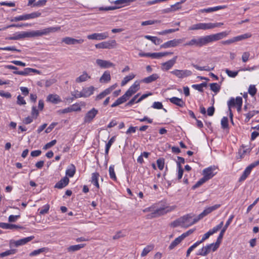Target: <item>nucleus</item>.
<instances>
[{"instance_id": "052dcab7", "label": "nucleus", "mask_w": 259, "mask_h": 259, "mask_svg": "<svg viewBox=\"0 0 259 259\" xmlns=\"http://www.w3.org/2000/svg\"><path fill=\"white\" fill-rule=\"evenodd\" d=\"M177 167H178V178L179 180H180L183 176V169L181 165L180 164V162H177Z\"/></svg>"}, {"instance_id": "a211bd4d", "label": "nucleus", "mask_w": 259, "mask_h": 259, "mask_svg": "<svg viewBox=\"0 0 259 259\" xmlns=\"http://www.w3.org/2000/svg\"><path fill=\"white\" fill-rule=\"evenodd\" d=\"M62 42L68 45L81 44L84 42V39H77L70 37H65L62 39Z\"/></svg>"}, {"instance_id": "338daca9", "label": "nucleus", "mask_w": 259, "mask_h": 259, "mask_svg": "<svg viewBox=\"0 0 259 259\" xmlns=\"http://www.w3.org/2000/svg\"><path fill=\"white\" fill-rule=\"evenodd\" d=\"M157 166L158 167V168L160 170H162L163 168H164V160L163 159H158L157 160Z\"/></svg>"}, {"instance_id": "8fccbe9b", "label": "nucleus", "mask_w": 259, "mask_h": 259, "mask_svg": "<svg viewBox=\"0 0 259 259\" xmlns=\"http://www.w3.org/2000/svg\"><path fill=\"white\" fill-rule=\"evenodd\" d=\"M258 113V111H255V110L249 111L248 113L245 114V121L246 122H248L251 118L253 117L255 114H257Z\"/></svg>"}, {"instance_id": "4d7b16f0", "label": "nucleus", "mask_w": 259, "mask_h": 259, "mask_svg": "<svg viewBox=\"0 0 259 259\" xmlns=\"http://www.w3.org/2000/svg\"><path fill=\"white\" fill-rule=\"evenodd\" d=\"M50 209L49 204H47L44 205L41 209H39V214L41 215L47 214L48 213L49 210Z\"/></svg>"}, {"instance_id": "a878e982", "label": "nucleus", "mask_w": 259, "mask_h": 259, "mask_svg": "<svg viewBox=\"0 0 259 259\" xmlns=\"http://www.w3.org/2000/svg\"><path fill=\"white\" fill-rule=\"evenodd\" d=\"M69 181V179L67 177H65L56 184L55 187L62 189L68 185Z\"/></svg>"}, {"instance_id": "39448f33", "label": "nucleus", "mask_w": 259, "mask_h": 259, "mask_svg": "<svg viewBox=\"0 0 259 259\" xmlns=\"http://www.w3.org/2000/svg\"><path fill=\"white\" fill-rule=\"evenodd\" d=\"M218 248V244H215L214 243L209 244L199 249L196 255L204 256L210 253L211 251H215Z\"/></svg>"}, {"instance_id": "f03ea898", "label": "nucleus", "mask_w": 259, "mask_h": 259, "mask_svg": "<svg viewBox=\"0 0 259 259\" xmlns=\"http://www.w3.org/2000/svg\"><path fill=\"white\" fill-rule=\"evenodd\" d=\"M176 208V205L166 206L165 207H160L154 211V212L149 214L147 217L148 219H151L159 217L160 215L165 214L167 212L174 210Z\"/></svg>"}, {"instance_id": "49530a36", "label": "nucleus", "mask_w": 259, "mask_h": 259, "mask_svg": "<svg viewBox=\"0 0 259 259\" xmlns=\"http://www.w3.org/2000/svg\"><path fill=\"white\" fill-rule=\"evenodd\" d=\"M154 248V246L153 245H147L146 247H145L141 254V255L142 257H144V256H145L146 255H147L148 254V253L150 252L151 250H152Z\"/></svg>"}, {"instance_id": "f3484780", "label": "nucleus", "mask_w": 259, "mask_h": 259, "mask_svg": "<svg viewBox=\"0 0 259 259\" xmlns=\"http://www.w3.org/2000/svg\"><path fill=\"white\" fill-rule=\"evenodd\" d=\"M116 84L113 85L109 88L105 89L104 91L101 92L96 97L95 100L99 101L103 99L105 96L110 94L111 92L116 88Z\"/></svg>"}, {"instance_id": "5fc2aeb1", "label": "nucleus", "mask_w": 259, "mask_h": 259, "mask_svg": "<svg viewBox=\"0 0 259 259\" xmlns=\"http://www.w3.org/2000/svg\"><path fill=\"white\" fill-rule=\"evenodd\" d=\"M184 219H181L180 218L171 223V226L172 227H177L178 226H181L183 227V221Z\"/></svg>"}, {"instance_id": "c756f323", "label": "nucleus", "mask_w": 259, "mask_h": 259, "mask_svg": "<svg viewBox=\"0 0 259 259\" xmlns=\"http://www.w3.org/2000/svg\"><path fill=\"white\" fill-rule=\"evenodd\" d=\"M0 227L5 229H21L22 228V227L17 226L16 225L5 223H0Z\"/></svg>"}, {"instance_id": "2eb2a0df", "label": "nucleus", "mask_w": 259, "mask_h": 259, "mask_svg": "<svg viewBox=\"0 0 259 259\" xmlns=\"http://www.w3.org/2000/svg\"><path fill=\"white\" fill-rule=\"evenodd\" d=\"M61 29L60 26H53L39 30L41 36L49 35L50 33H55Z\"/></svg>"}, {"instance_id": "6e6552de", "label": "nucleus", "mask_w": 259, "mask_h": 259, "mask_svg": "<svg viewBox=\"0 0 259 259\" xmlns=\"http://www.w3.org/2000/svg\"><path fill=\"white\" fill-rule=\"evenodd\" d=\"M170 73L176 76L177 77L183 79L185 77H187L192 75V72L191 71L187 69L185 70H179V69H175L173 71H171Z\"/></svg>"}, {"instance_id": "79ce46f5", "label": "nucleus", "mask_w": 259, "mask_h": 259, "mask_svg": "<svg viewBox=\"0 0 259 259\" xmlns=\"http://www.w3.org/2000/svg\"><path fill=\"white\" fill-rule=\"evenodd\" d=\"M115 138H116V137L115 136H113L109 140V141L108 142V143L106 144V147H105V154L106 155H108V153H109V149L111 146V145L113 144V143L115 142Z\"/></svg>"}, {"instance_id": "603ef678", "label": "nucleus", "mask_w": 259, "mask_h": 259, "mask_svg": "<svg viewBox=\"0 0 259 259\" xmlns=\"http://www.w3.org/2000/svg\"><path fill=\"white\" fill-rule=\"evenodd\" d=\"M48 0H39L38 1H35L31 5L33 7H44L46 5L47 2Z\"/></svg>"}, {"instance_id": "f704fd0d", "label": "nucleus", "mask_w": 259, "mask_h": 259, "mask_svg": "<svg viewBox=\"0 0 259 259\" xmlns=\"http://www.w3.org/2000/svg\"><path fill=\"white\" fill-rule=\"evenodd\" d=\"M192 66L197 70L199 71H209L211 70H213L214 68V66H199L196 64H192Z\"/></svg>"}, {"instance_id": "0eeeda50", "label": "nucleus", "mask_w": 259, "mask_h": 259, "mask_svg": "<svg viewBox=\"0 0 259 259\" xmlns=\"http://www.w3.org/2000/svg\"><path fill=\"white\" fill-rule=\"evenodd\" d=\"M98 113V110L95 108H93L90 110L88 111L84 116V123H90L92 122Z\"/></svg>"}, {"instance_id": "58836bf2", "label": "nucleus", "mask_w": 259, "mask_h": 259, "mask_svg": "<svg viewBox=\"0 0 259 259\" xmlns=\"http://www.w3.org/2000/svg\"><path fill=\"white\" fill-rule=\"evenodd\" d=\"M135 77V75L133 73L130 74L126 76L121 81V85L122 87L124 86L127 83V82L132 80Z\"/></svg>"}, {"instance_id": "2f4dec72", "label": "nucleus", "mask_w": 259, "mask_h": 259, "mask_svg": "<svg viewBox=\"0 0 259 259\" xmlns=\"http://www.w3.org/2000/svg\"><path fill=\"white\" fill-rule=\"evenodd\" d=\"M76 171V168L75 166L73 164L69 165L66 170V175L68 177L72 178L74 175Z\"/></svg>"}, {"instance_id": "4be33fe9", "label": "nucleus", "mask_w": 259, "mask_h": 259, "mask_svg": "<svg viewBox=\"0 0 259 259\" xmlns=\"http://www.w3.org/2000/svg\"><path fill=\"white\" fill-rule=\"evenodd\" d=\"M227 8V6H218L214 7L208 8L206 9H201L199 10L200 13H211L214 11H217L220 10L224 9Z\"/></svg>"}, {"instance_id": "4468645a", "label": "nucleus", "mask_w": 259, "mask_h": 259, "mask_svg": "<svg viewBox=\"0 0 259 259\" xmlns=\"http://www.w3.org/2000/svg\"><path fill=\"white\" fill-rule=\"evenodd\" d=\"M177 56H175L172 59L162 63L161 64V69L163 71H167L171 69L176 62Z\"/></svg>"}, {"instance_id": "20e7f679", "label": "nucleus", "mask_w": 259, "mask_h": 259, "mask_svg": "<svg viewBox=\"0 0 259 259\" xmlns=\"http://www.w3.org/2000/svg\"><path fill=\"white\" fill-rule=\"evenodd\" d=\"M40 16L41 13L39 12H34L30 14H26L17 17H15L11 19V21L18 22L20 21H24L38 18Z\"/></svg>"}, {"instance_id": "37998d69", "label": "nucleus", "mask_w": 259, "mask_h": 259, "mask_svg": "<svg viewBox=\"0 0 259 259\" xmlns=\"http://www.w3.org/2000/svg\"><path fill=\"white\" fill-rule=\"evenodd\" d=\"M183 239L182 238L181 236L176 238L169 245L168 248L170 250L173 249L176 247Z\"/></svg>"}, {"instance_id": "6e6d98bb", "label": "nucleus", "mask_w": 259, "mask_h": 259, "mask_svg": "<svg viewBox=\"0 0 259 259\" xmlns=\"http://www.w3.org/2000/svg\"><path fill=\"white\" fill-rule=\"evenodd\" d=\"M210 90L214 93H218L220 89V86L217 83H212L210 84Z\"/></svg>"}, {"instance_id": "dca6fc26", "label": "nucleus", "mask_w": 259, "mask_h": 259, "mask_svg": "<svg viewBox=\"0 0 259 259\" xmlns=\"http://www.w3.org/2000/svg\"><path fill=\"white\" fill-rule=\"evenodd\" d=\"M61 29L60 26H53L39 30L41 36L49 35L50 33H55Z\"/></svg>"}, {"instance_id": "b1692460", "label": "nucleus", "mask_w": 259, "mask_h": 259, "mask_svg": "<svg viewBox=\"0 0 259 259\" xmlns=\"http://www.w3.org/2000/svg\"><path fill=\"white\" fill-rule=\"evenodd\" d=\"M47 101L53 104H58L62 101L60 97L57 94H50L47 98Z\"/></svg>"}, {"instance_id": "a18cd8bd", "label": "nucleus", "mask_w": 259, "mask_h": 259, "mask_svg": "<svg viewBox=\"0 0 259 259\" xmlns=\"http://www.w3.org/2000/svg\"><path fill=\"white\" fill-rule=\"evenodd\" d=\"M251 36V34L250 33H246L240 35H238L234 37L235 40L236 42L242 40L243 39H247Z\"/></svg>"}, {"instance_id": "ddd939ff", "label": "nucleus", "mask_w": 259, "mask_h": 259, "mask_svg": "<svg viewBox=\"0 0 259 259\" xmlns=\"http://www.w3.org/2000/svg\"><path fill=\"white\" fill-rule=\"evenodd\" d=\"M183 41V40L182 39H174L164 42L160 46V47L164 49L176 47L181 44Z\"/></svg>"}, {"instance_id": "f8f14e48", "label": "nucleus", "mask_w": 259, "mask_h": 259, "mask_svg": "<svg viewBox=\"0 0 259 259\" xmlns=\"http://www.w3.org/2000/svg\"><path fill=\"white\" fill-rule=\"evenodd\" d=\"M140 89V82L136 81L130 87L125 93L123 95L128 99L133 94L136 93Z\"/></svg>"}, {"instance_id": "c85d7f7f", "label": "nucleus", "mask_w": 259, "mask_h": 259, "mask_svg": "<svg viewBox=\"0 0 259 259\" xmlns=\"http://www.w3.org/2000/svg\"><path fill=\"white\" fill-rule=\"evenodd\" d=\"M192 218V215L191 214H188L180 218L181 219H184L183 221V227L187 228L191 226L189 225V223L192 222V221H190Z\"/></svg>"}, {"instance_id": "473e14b6", "label": "nucleus", "mask_w": 259, "mask_h": 259, "mask_svg": "<svg viewBox=\"0 0 259 259\" xmlns=\"http://www.w3.org/2000/svg\"><path fill=\"white\" fill-rule=\"evenodd\" d=\"M89 78H90V76L87 72L84 71L81 75L76 78L75 81L77 83L87 81Z\"/></svg>"}, {"instance_id": "3c124183", "label": "nucleus", "mask_w": 259, "mask_h": 259, "mask_svg": "<svg viewBox=\"0 0 259 259\" xmlns=\"http://www.w3.org/2000/svg\"><path fill=\"white\" fill-rule=\"evenodd\" d=\"M207 85V84L205 82H203V83H201L200 84H193L192 85V87L199 91V92H203V88L204 87H206Z\"/></svg>"}, {"instance_id": "bb28decb", "label": "nucleus", "mask_w": 259, "mask_h": 259, "mask_svg": "<svg viewBox=\"0 0 259 259\" xmlns=\"http://www.w3.org/2000/svg\"><path fill=\"white\" fill-rule=\"evenodd\" d=\"M159 78V76L158 75V74L156 73H154L147 77L143 78L141 81L144 83H149L155 81Z\"/></svg>"}, {"instance_id": "7ed1b4c3", "label": "nucleus", "mask_w": 259, "mask_h": 259, "mask_svg": "<svg viewBox=\"0 0 259 259\" xmlns=\"http://www.w3.org/2000/svg\"><path fill=\"white\" fill-rule=\"evenodd\" d=\"M221 204H215L212 206H209L206 208L201 213H200L196 218L193 219L192 222L189 223V225H193L196 223L200 220L202 219L205 216L207 215L212 211L218 209L220 206Z\"/></svg>"}, {"instance_id": "bf43d9fd", "label": "nucleus", "mask_w": 259, "mask_h": 259, "mask_svg": "<svg viewBox=\"0 0 259 259\" xmlns=\"http://www.w3.org/2000/svg\"><path fill=\"white\" fill-rule=\"evenodd\" d=\"M179 30V28H177V29H166V30H163V31H161L158 32L157 33L159 35H165V34H168V33H170L175 32H176L177 31H178Z\"/></svg>"}, {"instance_id": "f257e3e1", "label": "nucleus", "mask_w": 259, "mask_h": 259, "mask_svg": "<svg viewBox=\"0 0 259 259\" xmlns=\"http://www.w3.org/2000/svg\"><path fill=\"white\" fill-rule=\"evenodd\" d=\"M228 34L229 32L223 31L216 34L200 36L196 38L194 37L189 41H187L184 45L185 46L201 47L212 42L226 37Z\"/></svg>"}, {"instance_id": "a19ab883", "label": "nucleus", "mask_w": 259, "mask_h": 259, "mask_svg": "<svg viewBox=\"0 0 259 259\" xmlns=\"http://www.w3.org/2000/svg\"><path fill=\"white\" fill-rule=\"evenodd\" d=\"M247 152H248L247 149H245L244 148H240L236 155V159L240 160L245 156Z\"/></svg>"}, {"instance_id": "ea45409f", "label": "nucleus", "mask_w": 259, "mask_h": 259, "mask_svg": "<svg viewBox=\"0 0 259 259\" xmlns=\"http://www.w3.org/2000/svg\"><path fill=\"white\" fill-rule=\"evenodd\" d=\"M99 175L97 172L93 173L92 175V183L97 188H99V184L98 183V178Z\"/></svg>"}, {"instance_id": "4c0bfd02", "label": "nucleus", "mask_w": 259, "mask_h": 259, "mask_svg": "<svg viewBox=\"0 0 259 259\" xmlns=\"http://www.w3.org/2000/svg\"><path fill=\"white\" fill-rule=\"evenodd\" d=\"M251 170L248 166L245 169L242 175L241 176L239 179V182L244 181L247 177L250 175Z\"/></svg>"}, {"instance_id": "412c9836", "label": "nucleus", "mask_w": 259, "mask_h": 259, "mask_svg": "<svg viewBox=\"0 0 259 259\" xmlns=\"http://www.w3.org/2000/svg\"><path fill=\"white\" fill-rule=\"evenodd\" d=\"M95 90V88L93 86L83 88L81 90L82 98H88L94 94Z\"/></svg>"}, {"instance_id": "de8ad7c7", "label": "nucleus", "mask_w": 259, "mask_h": 259, "mask_svg": "<svg viewBox=\"0 0 259 259\" xmlns=\"http://www.w3.org/2000/svg\"><path fill=\"white\" fill-rule=\"evenodd\" d=\"M80 107H77V108H74L72 107H67L66 108L63 109L62 110H60L58 112L60 113H66L71 112L72 111H80Z\"/></svg>"}, {"instance_id": "9d476101", "label": "nucleus", "mask_w": 259, "mask_h": 259, "mask_svg": "<svg viewBox=\"0 0 259 259\" xmlns=\"http://www.w3.org/2000/svg\"><path fill=\"white\" fill-rule=\"evenodd\" d=\"M189 30H206L211 29V23H199L192 25L189 27Z\"/></svg>"}, {"instance_id": "09e8293b", "label": "nucleus", "mask_w": 259, "mask_h": 259, "mask_svg": "<svg viewBox=\"0 0 259 259\" xmlns=\"http://www.w3.org/2000/svg\"><path fill=\"white\" fill-rule=\"evenodd\" d=\"M109 172L110 178L113 181H116L117 178L114 171V166L113 165H111L109 166Z\"/></svg>"}, {"instance_id": "0e129e2a", "label": "nucleus", "mask_w": 259, "mask_h": 259, "mask_svg": "<svg viewBox=\"0 0 259 259\" xmlns=\"http://www.w3.org/2000/svg\"><path fill=\"white\" fill-rule=\"evenodd\" d=\"M248 93L251 96H254L256 93V89L254 85H250L248 89Z\"/></svg>"}, {"instance_id": "6ab92c4d", "label": "nucleus", "mask_w": 259, "mask_h": 259, "mask_svg": "<svg viewBox=\"0 0 259 259\" xmlns=\"http://www.w3.org/2000/svg\"><path fill=\"white\" fill-rule=\"evenodd\" d=\"M238 102V103L242 104L243 101L242 97H237L236 98L231 97L227 102L228 108H231L232 107H236L237 106Z\"/></svg>"}, {"instance_id": "e433bc0d", "label": "nucleus", "mask_w": 259, "mask_h": 259, "mask_svg": "<svg viewBox=\"0 0 259 259\" xmlns=\"http://www.w3.org/2000/svg\"><path fill=\"white\" fill-rule=\"evenodd\" d=\"M85 246L84 244H80L77 245H71L68 247L67 250L69 252H74L80 250V249L84 247Z\"/></svg>"}, {"instance_id": "e2e57ef3", "label": "nucleus", "mask_w": 259, "mask_h": 259, "mask_svg": "<svg viewBox=\"0 0 259 259\" xmlns=\"http://www.w3.org/2000/svg\"><path fill=\"white\" fill-rule=\"evenodd\" d=\"M225 72L229 77L233 78L235 77L238 73V71H233L229 70L228 69H226Z\"/></svg>"}, {"instance_id": "c03bdc74", "label": "nucleus", "mask_w": 259, "mask_h": 259, "mask_svg": "<svg viewBox=\"0 0 259 259\" xmlns=\"http://www.w3.org/2000/svg\"><path fill=\"white\" fill-rule=\"evenodd\" d=\"M127 99L125 97L124 95L122 96L118 99H117L116 101L111 105L112 107H115L118 105H119L125 101H126Z\"/></svg>"}, {"instance_id": "774afa93", "label": "nucleus", "mask_w": 259, "mask_h": 259, "mask_svg": "<svg viewBox=\"0 0 259 259\" xmlns=\"http://www.w3.org/2000/svg\"><path fill=\"white\" fill-rule=\"evenodd\" d=\"M57 80L55 78H50L47 80L45 82V86L46 87H49L52 84L56 82Z\"/></svg>"}, {"instance_id": "13d9d810", "label": "nucleus", "mask_w": 259, "mask_h": 259, "mask_svg": "<svg viewBox=\"0 0 259 259\" xmlns=\"http://www.w3.org/2000/svg\"><path fill=\"white\" fill-rule=\"evenodd\" d=\"M207 180L206 179H205L204 177H203L201 179H200L198 181L196 182V183L193 186L192 188L193 189H195L199 187H200L201 185H202L203 184L205 183Z\"/></svg>"}, {"instance_id": "680f3d73", "label": "nucleus", "mask_w": 259, "mask_h": 259, "mask_svg": "<svg viewBox=\"0 0 259 259\" xmlns=\"http://www.w3.org/2000/svg\"><path fill=\"white\" fill-rule=\"evenodd\" d=\"M221 126L223 129L228 127V119L227 117H223L221 120Z\"/></svg>"}, {"instance_id": "393cba45", "label": "nucleus", "mask_w": 259, "mask_h": 259, "mask_svg": "<svg viewBox=\"0 0 259 259\" xmlns=\"http://www.w3.org/2000/svg\"><path fill=\"white\" fill-rule=\"evenodd\" d=\"M169 100L171 103L180 107H183L185 105V102L182 99L178 97H172L169 98Z\"/></svg>"}, {"instance_id": "c9c22d12", "label": "nucleus", "mask_w": 259, "mask_h": 259, "mask_svg": "<svg viewBox=\"0 0 259 259\" xmlns=\"http://www.w3.org/2000/svg\"><path fill=\"white\" fill-rule=\"evenodd\" d=\"M16 40H19L25 37H29V32L21 31L14 34Z\"/></svg>"}, {"instance_id": "aec40b11", "label": "nucleus", "mask_w": 259, "mask_h": 259, "mask_svg": "<svg viewBox=\"0 0 259 259\" xmlns=\"http://www.w3.org/2000/svg\"><path fill=\"white\" fill-rule=\"evenodd\" d=\"M96 63L100 67L103 68H107L111 67H114L115 66V65L113 63L109 61L104 60L102 59L96 60Z\"/></svg>"}, {"instance_id": "69168bd1", "label": "nucleus", "mask_w": 259, "mask_h": 259, "mask_svg": "<svg viewBox=\"0 0 259 259\" xmlns=\"http://www.w3.org/2000/svg\"><path fill=\"white\" fill-rule=\"evenodd\" d=\"M198 243H197L196 242L194 243L192 246H191L187 250V253H186V256L188 257L189 256L190 253L198 246Z\"/></svg>"}, {"instance_id": "72a5a7b5", "label": "nucleus", "mask_w": 259, "mask_h": 259, "mask_svg": "<svg viewBox=\"0 0 259 259\" xmlns=\"http://www.w3.org/2000/svg\"><path fill=\"white\" fill-rule=\"evenodd\" d=\"M144 37L145 38L151 40L155 45H158L162 42V39H161L160 38H159L156 36H151V35H145Z\"/></svg>"}, {"instance_id": "7c9ffc66", "label": "nucleus", "mask_w": 259, "mask_h": 259, "mask_svg": "<svg viewBox=\"0 0 259 259\" xmlns=\"http://www.w3.org/2000/svg\"><path fill=\"white\" fill-rule=\"evenodd\" d=\"M111 80V76L109 71H105L100 78V82L106 83Z\"/></svg>"}, {"instance_id": "cd10ccee", "label": "nucleus", "mask_w": 259, "mask_h": 259, "mask_svg": "<svg viewBox=\"0 0 259 259\" xmlns=\"http://www.w3.org/2000/svg\"><path fill=\"white\" fill-rule=\"evenodd\" d=\"M31 72H38V71L30 68H26L24 69L23 71H14V73L15 74L21 75H26L29 74Z\"/></svg>"}, {"instance_id": "1a4fd4ad", "label": "nucleus", "mask_w": 259, "mask_h": 259, "mask_svg": "<svg viewBox=\"0 0 259 259\" xmlns=\"http://www.w3.org/2000/svg\"><path fill=\"white\" fill-rule=\"evenodd\" d=\"M217 167L214 165L210 166L206 168H204L202 171V175L203 177L208 181L214 176L217 172L215 170L217 169Z\"/></svg>"}, {"instance_id": "5701e85b", "label": "nucleus", "mask_w": 259, "mask_h": 259, "mask_svg": "<svg viewBox=\"0 0 259 259\" xmlns=\"http://www.w3.org/2000/svg\"><path fill=\"white\" fill-rule=\"evenodd\" d=\"M34 237L33 236H29L26 238H22L17 241H14V244L16 246H19L23 245L27 243V242L31 241L33 239Z\"/></svg>"}, {"instance_id": "9b49d317", "label": "nucleus", "mask_w": 259, "mask_h": 259, "mask_svg": "<svg viewBox=\"0 0 259 259\" xmlns=\"http://www.w3.org/2000/svg\"><path fill=\"white\" fill-rule=\"evenodd\" d=\"M109 37L108 32L102 33H94L87 35V38L90 40H102Z\"/></svg>"}, {"instance_id": "423d86ee", "label": "nucleus", "mask_w": 259, "mask_h": 259, "mask_svg": "<svg viewBox=\"0 0 259 259\" xmlns=\"http://www.w3.org/2000/svg\"><path fill=\"white\" fill-rule=\"evenodd\" d=\"M117 46V44L115 40H110L96 44L95 47L97 49H111L116 48Z\"/></svg>"}, {"instance_id": "864d4df0", "label": "nucleus", "mask_w": 259, "mask_h": 259, "mask_svg": "<svg viewBox=\"0 0 259 259\" xmlns=\"http://www.w3.org/2000/svg\"><path fill=\"white\" fill-rule=\"evenodd\" d=\"M224 224L223 221H222L218 225L213 227L212 229H210L208 231L209 232H210L211 235H213L214 233L217 232L220 229H221Z\"/></svg>"}]
</instances>
